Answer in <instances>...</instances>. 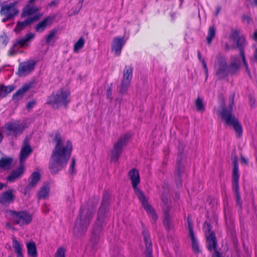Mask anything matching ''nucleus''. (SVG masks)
Segmentation results:
<instances>
[{
  "label": "nucleus",
  "instance_id": "1",
  "mask_svg": "<svg viewBox=\"0 0 257 257\" xmlns=\"http://www.w3.org/2000/svg\"><path fill=\"white\" fill-rule=\"evenodd\" d=\"M53 141L56 145L52 152L49 169L51 174H57L68 163L71 156L72 145L70 141L63 143L61 136L56 134Z\"/></svg>",
  "mask_w": 257,
  "mask_h": 257
},
{
  "label": "nucleus",
  "instance_id": "2",
  "mask_svg": "<svg viewBox=\"0 0 257 257\" xmlns=\"http://www.w3.org/2000/svg\"><path fill=\"white\" fill-rule=\"evenodd\" d=\"M240 68V61L236 57L228 65L226 58L221 54H219L216 57L214 64V73L219 79H223L229 75H233L237 74Z\"/></svg>",
  "mask_w": 257,
  "mask_h": 257
},
{
  "label": "nucleus",
  "instance_id": "3",
  "mask_svg": "<svg viewBox=\"0 0 257 257\" xmlns=\"http://www.w3.org/2000/svg\"><path fill=\"white\" fill-rule=\"evenodd\" d=\"M109 204V195L108 193H105L103 195L101 204L98 210L97 220L94 225L92 230L91 241L94 245L97 244L99 240L103 230L104 219Z\"/></svg>",
  "mask_w": 257,
  "mask_h": 257
},
{
  "label": "nucleus",
  "instance_id": "4",
  "mask_svg": "<svg viewBox=\"0 0 257 257\" xmlns=\"http://www.w3.org/2000/svg\"><path fill=\"white\" fill-rule=\"evenodd\" d=\"M234 96L235 95L233 93L229 97L228 108L223 107L219 114L226 124L233 127L237 137L240 138L242 134V127L238 119L232 114Z\"/></svg>",
  "mask_w": 257,
  "mask_h": 257
},
{
  "label": "nucleus",
  "instance_id": "5",
  "mask_svg": "<svg viewBox=\"0 0 257 257\" xmlns=\"http://www.w3.org/2000/svg\"><path fill=\"white\" fill-rule=\"evenodd\" d=\"M129 176L132 182L133 188L134 189L136 195L142 203L143 207L148 213L152 215V218L154 220H156L157 216L153 208L149 204L148 199L144 193L137 187V185L140 182L139 172L136 169H133L129 172Z\"/></svg>",
  "mask_w": 257,
  "mask_h": 257
},
{
  "label": "nucleus",
  "instance_id": "6",
  "mask_svg": "<svg viewBox=\"0 0 257 257\" xmlns=\"http://www.w3.org/2000/svg\"><path fill=\"white\" fill-rule=\"evenodd\" d=\"M93 216V213L91 210L83 207H81L73 229L76 236H81L86 232Z\"/></svg>",
  "mask_w": 257,
  "mask_h": 257
},
{
  "label": "nucleus",
  "instance_id": "7",
  "mask_svg": "<svg viewBox=\"0 0 257 257\" xmlns=\"http://www.w3.org/2000/svg\"><path fill=\"white\" fill-rule=\"evenodd\" d=\"M69 94V92L60 89L48 97L46 104L56 109L63 106L66 107L69 102L68 99Z\"/></svg>",
  "mask_w": 257,
  "mask_h": 257
},
{
  "label": "nucleus",
  "instance_id": "8",
  "mask_svg": "<svg viewBox=\"0 0 257 257\" xmlns=\"http://www.w3.org/2000/svg\"><path fill=\"white\" fill-rule=\"evenodd\" d=\"M231 160L233 164L232 170V188L234 192L235 197L236 199V205L240 208H242V202L239 191L238 180V159L236 155L232 156Z\"/></svg>",
  "mask_w": 257,
  "mask_h": 257
},
{
  "label": "nucleus",
  "instance_id": "9",
  "mask_svg": "<svg viewBox=\"0 0 257 257\" xmlns=\"http://www.w3.org/2000/svg\"><path fill=\"white\" fill-rule=\"evenodd\" d=\"M6 212L11 216L15 224L21 226L29 224L32 220L31 215L26 211L17 212L12 210H7Z\"/></svg>",
  "mask_w": 257,
  "mask_h": 257
},
{
  "label": "nucleus",
  "instance_id": "10",
  "mask_svg": "<svg viewBox=\"0 0 257 257\" xmlns=\"http://www.w3.org/2000/svg\"><path fill=\"white\" fill-rule=\"evenodd\" d=\"M130 137L131 136L129 135L124 134L114 144L113 147L110 151L112 161L115 162L118 160L123 148L127 143Z\"/></svg>",
  "mask_w": 257,
  "mask_h": 257
},
{
  "label": "nucleus",
  "instance_id": "11",
  "mask_svg": "<svg viewBox=\"0 0 257 257\" xmlns=\"http://www.w3.org/2000/svg\"><path fill=\"white\" fill-rule=\"evenodd\" d=\"M25 129L24 125L20 121H9L6 123L3 127L4 132L8 136L17 138L20 136Z\"/></svg>",
  "mask_w": 257,
  "mask_h": 257
},
{
  "label": "nucleus",
  "instance_id": "12",
  "mask_svg": "<svg viewBox=\"0 0 257 257\" xmlns=\"http://www.w3.org/2000/svg\"><path fill=\"white\" fill-rule=\"evenodd\" d=\"M133 70L132 66H126L124 69L123 78L119 89V92L121 94L126 93L130 86L133 77Z\"/></svg>",
  "mask_w": 257,
  "mask_h": 257
},
{
  "label": "nucleus",
  "instance_id": "13",
  "mask_svg": "<svg viewBox=\"0 0 257 257\" xmlns=\"http://www.w3.org/2000/svg\"><path fill=\"white\" fill-rule=\"evenodd\" d=\"M183 154V150L179 146V155L177 160V166L175 172V180L176 185L178 187L182 186V177L181 175L184 172L185 168L182 164L181 161L182 160V155Z\"/></svg>",
  "mask_w": 257,
  "mask_h": 257
},
{
  "label": "nucleus",
  "instance_id": "14",
  "mask_svg": "<svg viewBox=\"0 0 257 257\" xmlns=\"http://www.w3.org/2000/svg\"><path fill=\"white\" fill-rule=\"evenodd\" d=\"M15 6L16 3H15L2 5L0 10V15L7 17V19H13L19 12Z\"/></svg>",
  "mask_w": 257,
  "mask_h": 257
},
{
  "label": "nucleus",
  "instance_id": "15",
  "mask_svg": "<svg viewBox=\"0 0 257 257\" xmlns=\"http://www.w3.org/2000/svg\"><path fill=\"white\" fill-rule=\"evenodd\" d=\"M35 37V34L33 33H28L23 38L18 39L13 45V47L9 51L8 55L9 56H13L15 55L19 48L23 47L27 42L30 41Z\"/></svg>",
  "mask_w": 257,
  "mask_h": 257
},
{
  "label": "nucleus",
  "instance_id": "16",
  "mask_svg": "<svg viewBox=\"0 0 257 257\" xmlns=\"http://www.w3.org/2000/svg\"><path fill=\"white\" fill-rule=\"evenodd\" d=\"M35 65L36 61L33 60H30L21 63L19 65L17 73L20 76L27 75L34 70Z\"/></svg>",
  "mask_w": 257,
  "mask_h": 257
},
{
  "label": "nucleus",
  "instance_id": "17",
  "mask_svg": "<svg viewBox=\"0 0 257 257\" xmlns=\"http://www.w3.org/2000/svg\"><path fill=\"white\" fill-rule=\"evenodd\" d=\"M217 241L214 232L206 235V247L210 251H213V255L216 257H222V254L217 250Z\"/></svg>",
  "mask_w": 257,
  "mask_h": 257
},
{
  "label": "nucleus",
  "instance_id": "18",
  "mask_svg": "<svg viewBox=\"0 0 257 257\" xmlns=\"http://www.w3.org/2000/svg\"><path fill=\"white\" fill-rule=\"evenodd\" d=\"M236 47L239 49L240 51V55L241 57L243 64L245 67V70L247 72L250 78H251L249 69L245 59L244 45L245 42V38L243 36H241L239 38L236 40Z\"/></svg>",
  "mask_w": 257,
  "mask_h": 257
},
{
  "label": "nucleus",
  "instance_id": "19",
  "mask_svg": "<svg viewBox=\"0 0 257 257\" xmlns=\"http://www.w3.org/2000/svg\"><path fill=\"white\" fill-rule=\"evenodd\" d=\"M125 43L124 37H115L113 39L111 44V51L115 56L120 55L121 49Z\"/></svg>",
  "mask_w": 257,
  "mask_h": 257
},
{
  "label": "nucleus",
  "instance_id": "20",
  "mask_svg": "<svg viewBox=\"0 0 257 257\" xmlns=\"http://www.w3.org/2000/svg\"><path fill=\"white\" fill-rule=\"evenodd\" d=\"M41 179V175L39 172H34L29 178V183L24 189V193L26 194L31 189L36 187Z\"/></svg>",
  "mask_w": 257,
  "mask_h": 257
},
{
  "label": "nucleus",
  "instance_id": "21",
  "mask_svg": "<svg viewBox=\"0 0 257 257\" xmlns=\"http://www.w3.org/2000/svg\"><path fill=\"white\" fill-rule=\"evenodd\" d=\"M143 235L146 247L145 252V256L146 257H153L152 244L150 238V233L147 230L144 229L143 230Z\"/></svg>",
  "mask_w": 257,
  "mask_h": 257
},
{
  "label": "nucleus",
  "instance_id": "22",
  "mask_svg": "<svg viewBox=\"0 0 257 257\" xmlns=\"http://www.w3.org/2000/svg\"><path fill=\"white\" fill-rule=\"evenodd\" d=\"M32 152V149L31 146L28 144V140L26 139L23 141L20 153V162L21 164L23 163L26 158Z\"/></svg>",
  "mask_w": 257,
  "mask_h": 257
},
{
  "label": "nucleus",
  "instance_id": "23",
  "mask_svg": "<svg viewBox=\"0 0 257 257\" xmlns=\"http://www.w3.org/2000/svg\"><path fill=\"white\" fill-rule=\"evenodd\" d=\"M41 15L39 14H36L32 17H29L26 20L23 22H18L17 25L15 28V31L19 32L21 30H23L26 26L31 24L34 22H36L39 20Z\"/></svg>",
  "mask_w": 257,
  "mask_h": 257
},
{
  "label": "nucleus",
  "instance_id": "24",
  "mask_svg": "<svg viewBox=\"0 0 257 257\" xmlns=\"http://www.w3.org/2000/svg\"><path fill=\"white\" fill-rule=\"evenodd\" d=\"M33 85L32 83H29L23 85L22 87H21L15 93L13 94V100L15 102H18L19 100L21 99L24 94L32 88Z\"/></svg>",
  "mask_w": 257,
  "mask_h": 257
},
{
  "label": "nucleus",
  "instance_id": "25",
  "mask_svg": "<svg viewBox=\"0 0 257 257\" xmlns=\"http://www.w3.org/2000/svg\"><path fill=\"white\" fill-rule=\"evenodd\" d=\"M53 19L51 17H48L45 18L43 21L39 23L35 27L36 32L42 33L47 27L51 25Z\"/></svg>",
  "mask_w": 257,
  "mask_h": 257
},
{
  "label": "nucleus",
  "instance_id": "26",
  "mask_svg": "<svg viewBox=\"0 0 257 257\" xmlns=\"http://www.w3.org/2000/svg\"><path fill=\"white\" fill-rule=\"evenodd\" d=\"M24 172V167L22 164L16 169L12 171L11 174L7 177V180L10 182H14L19 178Z\"/></svg>",
  "mask_w": 257,
  "mask_h": 257
},
{
  "label": "nucleus",
  "instance_id": "27",
  "mask_svg": "<svg viewBox=\"0 0 257 257\" xmlns=\"http://www.w3.org/2000/svg\"><path fill=\"white\" fill-rule=\"evenodd\" d=\"M14 196L12 190L4 192L0 196V203L5 205L13 202Z\"/></svg>",
  "mask_w": 257,
  "mask_h": 257
},
{
  "label": "nucleus",
  "instance_id": "28",
  "mask_svg": "<svg viewBox=\"0 0 257 257\" xmlns=\"http://www.w3.org/2000/svg\"><path fill=\"white\" fill-rule=\"evenodd\" d=\"M50 187L48 183H45L40 188L38 192L37 196L39 199H45L47 198L49 194Z\"/></svg>",
  "mask_w": 257,
  "mask_h": 257
},
{
  "label": "nucleus",
  "instance_id": "29",
  "mask_svg": "<svg viewBox=\"0 0 257 257\" xmlns=\"http://www.w3.org/2000/svg\"><path fill=\"white\" fill-rule=\"evenodd\" d=\"M27 252L31 257H37V251L36 243L34 241H30L26 243Z\"/></svg>",
  "mask_w": 257,
  "mask_h": 257
},
{
  "label": "nucleus",
  "instance_id": "30",
  "mask_svg": "<svg viewBox=\"0 0 257 257\" xmlns=\"http://www.w3.org/2000/svg\"><path fill=\"white\" fill-rule=\"evenodd\" d=\"M13 159L10 157H2L0 159V168L9 170L13 163Z\"/></svg>",
  "mask_w": 257,
  "mask_h": 257
},
{
  "label": "nucleus",
  "instance_id": "31",
  "mask_svg": "<svg viewBox=\"0 0 257 257\" xmlns=\"http://www.w3.org/2000/svg\"><path fill=\"white\" fill-rule=\"evenodd\" d=\"M15 89V86L13 85H10L7 86L1 85L0 88V98H3L12 92Z\"/></svg>",
  "mask_w": 257,
  "mask_h": 257
},
{
  "label": "nucleus",
  "instance_id": "32",
  "mask_svg": "<svg viewBox=\"0 0 257 257\" xmlns=\"http://www.w3.org/2000/svg\"><path fill=\"white\" fill-rule=\"evenodd\" d=\"M12 243L13 247L17 257H24L22 245L20 243L16 238H14L12 240Z\"/></svg>",
  "mask_w": 257,
  "mask_h": 257
},
{
  "label": "nucleus",
  "instance_id": "33",
  "mask_svg": "<svg viewBox=\"0 0 257 257\" xmlns=\"http://www.w3.org/2000/svg\"><path fill=\"white\" fill-rule=\"evenodd\" d=\"M38 11V9L36 7L30 6L27 5L23 10L21 14L22 17H28L31 16Z\"/></svg>",
  "mask_w": 257,
  "mask_h": 257
},
{
  "label": "nucleus",
  "instance_id": "34",
  "mask_svg": "<svg viewBox=\"0 0 257 257\" xmlns=\"http://www.w3.org/2000/svg\"><path fill=\"white\" fill-rule=\"evenodd\" d=\"M163 223L166 230H169L171 229V219L168 209L165 210L164 208Z\"/></svg>",
  "mask_w": 257,
  "mask_h": 257
},
{
  "label": "nucleus",
  "instance_id": "35",
  "mask_svg": "<svg viewBox=\"0 0 257 257\" xmlns=\"http://www.w3.org/2000/svg\"><path fill=\"white\" fill-rule=\"evenodd\" d=\"M58 30L56 29H52L50 31L48 35L46 36V43L50 44L51 42H55L57 39L56 34Z\"/></svg>",
  "mask_w": 257,
  "mask_h": 257
},
{
  "label": "nucleus",
  "instance_id": "36",
  "mask_svg": "<svg viewBox=\"0 0 257 257\" xmlns=\"http://www.w3.org/2000/svg\"><path fill=\"white\" fill-rule=\"evenodd\" d=\"M191 241L192 248L195 253H198L200 251L199 247L197 240L195 238V235L189 236Z\"/></svg>",
  "mask_w": 257,
  "mask_h": 257
},
{
  "label": "nucleus",
  "instance_id": "37",
  "mask_svg": "<svg viewBox=\"0 0 257 257\" xmlns=\"http://www.w3.org/2000/svg\"><path fill=\"white\" fill-rule=\"evenodd\" d=\"M215 35V29L214 27H210L208 32V36L206 38L207 42L209 45Z\"/></svg>",
  "mask_w": 257,
  "mask_h": 257
},
{
  "label": "nucleus",
  "instance_id": "38",
  "mask_svg": "<svg viewBox=\"0 0 257 257\" xmlns=\"http://www.w3.org/2000/svg\"><path fill=\"white\" fill-rule=\"evenodd\" d=\"M195 105L196 107L197 111L199 112L204 111L205 109V106L201 98L197 97L195 101Z\"/></svg>",
  "mask_w": 257,
  "mask_h": 257
},
{
  "label": "nucleus",
  "instance_id": "39",
  "mask_svg": "<svg viewBox=\"0 0 257 257\" xmlns=\"http://www.w3.org/2000/svg\"><path fill=\"white\" fill-rule=\"evenodd\" d=\"M84 45V39L83 37H80L74 45V52H77L79 50L83 47Z\"/></svg>",
  "mask_w": 257,
  "mask_h": 257
},
{
  "label": "nucleus",
  "instance_id": "40",
  "mask_svg": "<svg viewBox=\"0 0 257 257\" xmlns=\"http://www.w3.org/2000/svg\"><path fill=\"white\" fill-rule=\"evenodd\" d=\"M187 228L189 230V236L194 235V233L193 231V226L192 223V219L190 216H188L187 218Z\"/></svg>",
  "mask_w": 257,
  "mask_h": 257
},
{
  "label": "nucleus",
  "instance_id": "41",
  "mask_svg": "<svg viewBox=\"0 0 257 257\" xmlns=\"http://www.w3.org/2000/svg\"><path fill=\"white\" fill-rule=\"evenodd\" d=\"M203 228L204 231L206 233V235H208L212 232H213V231H211L212 226H211V224L206 221L204 223Z\"/></svg>",
  "mask_w": 257,
  "mask_h": 257
},
{
  "label": "nucleus",
  "instance_id": "42",
  "mask_svg": "<svg viewBox=\"0 0 257 257\" xmlns=\"http://www.w3.org/2000/svg\"><path fill=\"white\" fill-rule=\"evenodd\" d=\"M65 251L63 247L58 248L55 254V257H65Z\"/></svg>",
  "mask_w": 257,
  "mask_h": 257
},
{
  "label": "nucleus",
  "instance_id": "43",
  "mask_svg": "<svg viewBox=\"0 0 257 257\" xmlns=\"http://www.w3.org/2000/svg\"><path fill=\"white\" fill-rule=\"evenodd\" d=\"M75 162H76V160H75V158L73 157L72 158L71 163L69 170V173L71 175H73L75 173V169H74L75 166Z\"/></svg>",
  "mask_w": 257,
  "mask_h": 257
},
{
  "label": "nucleus",
  "instance_id": "44",
  "mask_svg": "<svg viewBox=\"0 0 257 257\" xmlns=\"http://www.w3.org/2000/svg\"><path fill=\"white\" fill-rule=\"evenodd\" d=\"M0 42H2L4 46H6L8 43L9 39L5 33L0 36Z\"/></svg>",
  "mask_w": 257,
  "mask_h": 257
},
{
  "label": "nucleus",
  "instance_id": "45",
  "mask_svg": "<svg viewBox=\"0 0 257 257\" xmlns=\"http://www.w3.org/2000/svg\"><path fill=\"white\" fill-rule=\"evenodd\" d=\"M162 202L164 203V205L163 206V210L164 211V208H165V210H167L168 209V211H169V207L168 205V198L165 197H162Z\"/></svg>",
  "mask_w": 257,
  "mask_h": 257
},
{
  "label": "nucleus",
  "instance_id": "46",
  "mask_svg": "<svg viewBox=\"0 0 257 257\" xmlns=\"http://www.w3.org/2000/svg\"><path fill=\"white\" fill-rule=\"evenodd\" d=\"M240 37L239 32L237 31H233L231 34V38L234 40H237Z\"/></svg>",
  "mask_w": 257,
  "mask_h": 257
},
{
  "label": "nucleus",
  "instance_id": "47",
  "mask_svg": "<svg viewBox=\"0 0 257 257\" xmlns=\"http://www.w3.org/2000/svg\"><path fill=\"white\" fill-rule=\"evenodd\" d=\"M203 67V68L205 71V75H206V80L207 79L208 76V70L207 67L206 63L205 61H202L201 62Z\"/></svg>",
  "mask_w": 257,
  "mask_h": 257
},
{
  "label": "nucleus",
  "instance_id": "48",
  "mask_svg": "<svg viewBox=\"0 0 257 257\" xmlns=\"http://www.w3.org/2000/svg\"><path fill=\"white\" fill-rule=\"evenodd\" d=\"M36 104V101L35 100H33V101H29L27 105V108L28 109H30L31 108H32V107H33Z\"/></svg>",
  "mask_w": 257,
  "mask_h": 257
},
{
  "label": "nucleus",
  "instance_id": "49",
  "mask_svg": "<svg viewBox=\"0 0 257 257\" xmlns=\"http://www.w3.org/2000/svg\"><path fill=\"white\" fill-rule=\"evenodd\" d=\"M241 19L242 21H246L247 24H249L250 21H251V18L247 15L242 16Z\"/></svg>",
  "mask_w": 257,
  "mask_h": 257
},
{
  "label": "nucleus",
  "instance_id": "50",
  "mask_svg": "<svg viewBox=\"0 0 257 257\" xmlns=\"http://www.w3.org/2000/svg\"><path fill=\"white\" fill-rule=\"evenodd\" d=\"M112 94V84H110L108 88L107 89V96L108 98H110Z\"/></svg>",
  "mask_w": 257,
  "mask_h": 257
},
{
  "label": "nucleus",
  "instance_id": "51",
  "mask_svg": "<svg viewBox=\"0 0 257 257\" xmlns=\"http://www.w3.org/2000/svg\"><path fill=\"white\" fill-rule=\"evenodd\" d=\"M83 1H84V0H79L78 3V5L79 6V9L77 11H76L73 13L74 15L77 14L78 13V12L80 11V10L81 9V8L82 7Z\"/></svg>",
  "mask_w": 257,
  "mask_h": 257
},
{
  "label": "nucleus",
  "instance_id": "52",
  "mask_svg": "<svg viewBox=\"0 0 257 257\" xmlns=\"http://www.w3.org/2000/svg\"><path fill=\"white\" fill-rule=\"evenodd\" d=\"M240 161L241 164H248V161L246 159H245L242 155H241L240 157Z\"/></svg>",
  "mask_w": 257,
  "mask_h": 257
},
{
  "label": "nucleus",
  "instance_id": "53",
  "mask_svg": "<svg viewBox=\"0 0 257 257\" xmlns=\"http://www.w3.org/2000/svg\"><path fill=\"white\" fill-rule=\"evenodd\" d=\"M197 55H198V59L199 60L202 62V61H205L204 59L202 58V56H201V53L199 51H198L197 52Z\"/></svg>",
  "mask_w": 257,
  "mask_h": 257
},
{
  "label": "nucleus",
  "instance_id": "54",
  "mask_svg": "<svg viewBox=\"0 0 257 257\" xmlns=\"http://www.w3.org/2000/svg\"><path fill=\"white\" fill-rule=\"evenodd\" d=\"M221 7L220 6H218L217 7V10L215 13V15L217 16L218 14L219 13L220 10H221Z\"/></svg>",
  "mask_w": 257,
  "mask_h": 257
},
{
  "label": "nucleus",
  "instance_id": "55",
  "mask_svg": "<svg viewBox=\"0 0 257 257\" xmlns=\"http://www.w3.org/2000/svg\"><path fill=\"white\" fill-rule=\"evenodd\" d=\"M224 49L225 50H229L230 47L227 43H225L224 44Z\"/></svg>",
  "mask_w": 257,
  "mask_h": 257
},
{
  "label": "nucleus",
  "instance_id": "56",
  "mask_svg": "<svg viewBox=\"0 0 257 257\" xmlns=\"http://www.w3.org/2000/svg\"><path fill=\"white\" fill-rule=\"evenodd\" d=\"M252 38L255 40V41H257V31H255L253 36H252Z\"/></svg>",
  "mask_w": 257,
  "mask_h": 257
},
{
  "label": "nucleus",
  "instance_id": "57",
  "mask_svg": "<svg viewBox=\"0 0 257 257\" xmlns=\"http://www.w3.org/2000/svg\"><path fill=\"white\" fill-rule=\"evenodd\" d=\"M12 20V19H7V17H5V18L2 19V21L3 23H5L6 22H7L8 20Z\"/></svg>",
  "mask_w": 257,
  "mask_h": 257
},
{
  "label": "nucleus",
  "instance_id": "58",
  "mask_svg": "<svg viewBox=\"0 0 257 257\" xmlns=\"http://www.w3.org/2000/svg\"><path fill=\"white\" fill-rule=\"evenodd\" d=\"M55 4V1H52V2L50 3L49 6L51 7V6H52L53 5H54Z\"/></svg>",
  "mask_w": 257,
  "mask_h": 257
},
{
  "label": "nucleus",
  "instance_id": "59",
  "mask_svg": "<svg viewBox=\"0 0 257 257\" xmlns=\"http://www.w3.org/2000/svg\"><path fill=\"white\" fill-rule=\"evenodd\" d=\"M254 59H255V60L257 61V48L256 50V53L254 55Z\"/></svg>",
  "mask_w": 257,
  "mask_h": 257
},
{
  "label": "nucleus",
  "instance_id": "60",
  "mask_svg": "<svg viewBox=\"0 0 257 257\" xmlns=\"http://www.w3.org/2000/svg\"><path fill=\"white\" fill-rule=\"evenodd\" d=\"M4 186V184L2 183H0V190H2Z\"/></svg>",
  "mask_w": 257,
  "mask_h": 257
},
{
  "label": "nucleus",
  "instance_id": "61",
  "mask_svg": "<svg viewBox=\"0 0 257 257\" xmlns=\"http://www.w3.org/2000/svg\"><path fill=\"white\" fill-rule=\"evenodd\" d=\"M3 139V136L2 134L0 133V143L2 142Z\"/></svg>",
  "mask_w": 257,
  "mask_h": 257
},
{
  "label": "nucleus",
  "instance_id": "62",
  "mask_svg": "<svg viewBox=\"0 0 257 257\" xmlns=\"http://www.w3.org/2000/svg\"><path fill=\"white\" fill-rule=\"evenodd\" d=\"M253 5L257 6V0H254L253 2Z\"/></svg>",
  "mask_w": 257,
  "mask_h": 257
},
{
  "label": "nucleus",
  "instance_id": "63",
  "mask_svg": "<svg viewBox=\"0 0 257 257\" xmlns=\"http://www.w3.org/2000/svg\"><path fill=\"white\" fill-rule=\"evenodd\" d=\"M180 1H181V2H182V1H183V0H180Z\"/></svg>",
  "mask_w": 257,
  "mask_h": 257
}]
</instances>
